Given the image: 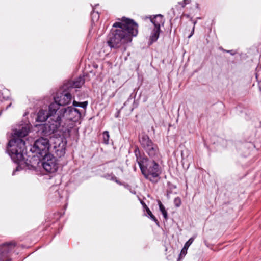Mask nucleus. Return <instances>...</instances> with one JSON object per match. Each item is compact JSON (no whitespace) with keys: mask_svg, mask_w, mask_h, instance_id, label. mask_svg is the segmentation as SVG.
Returning a JSON list of instances; mask_svg holds the SVG:
<instances>
[{"mask_svg":"<svg viewBox=\"0 0 261 261\" xmlns=\"http://www.w3.org/2000/svg\"><path fill=\"white\" fill-rule=\"evenodd\" d=\"M28 134V130L27 127L16 129L14 132L13 138L9 142L7 150L11 159L15 162H19L24 159L25 143L22 138L25 137Z\"/></svg>","mask_w":261,"mask_h":261,"instance_id":"7ed1b4c3","label":"nucleus"},{"mask_svg":"<svg viewBox=\"0 0 261 261\" xmlns=\"http://www.w3.org/2000/svg\"><path fill=\"white\" fill-rule=\"evenodd\" d=\"M44 156V161L42 163L43 168L47 172H55L58 168L56 159L50 155Z\"/></svg>","mask_w":261,"mask_h":261,"instance_id":"6e6552de","label":"nucleus"},{"mask_svg":"<svg viewBox=\"0 0 261 261\" xmlns=\"http://www.w3.org/2000/svg\"><path fill=\"white\" fill-rule=\"evenodd\" d=\"M187 249H188V248L184 246L181 251L180 255H185L187 254Z\"/></svg>","mask_w":261,"mask_h":261,"instance_id":"5701e85b","label":"nucleus"},{"mask_svg":"<svg viewBox=\"0 0 261 261\" xmlns=\"http://www.w3.org/2000/svg\"><path fill=\"white\" fill-rule=\"evenodd\" d=\"M146 212L148 216L150 217V219H151L153 221H154L155 222H158L157 219L154 217V216L152 214L151 212L149 210V208L148 207H146Z\"/></svg>","mask_w":261,"mask_h":261,"instance_id":"aec40b11","label":"nucleus"},{"mask_svg":"<svg viewBox=\"0 0 261 261\" xmlns=\"http://www.w3.org/2000/svg\"><path fill=\"white\" fill-rule=\"evenodd\" d=\"M31 150L42 156H45L50 150V140L40 138L37 140L31 148Z\"/></svg>","mask_w":261,"mask_h":261,"instance_id":"0eeeda50","label":"nucleus"},{"mask_svg":"<svg viewBox=\"0 0 261 261\" xmlns=\"http://www.w3.org/2000/svg\"><path fill=\"white\" fill-rule=\"evenodd\" d=\"M87 105H88L87 101L80 102H77V101L74 100L73 102V106L74 107H80L84 109H85L87 107Z\"/></svg>","mask_w":261,"mask_h":261,"instance_id":"dca6fc26","label":"nucleus"},{"mask_svg":"<svg viewBox=\"0 0 261 261\" xmlns=\"http://www.w3.org/2000/svg\"><path fill=\"white\" fill-rule=\"evenodd\" d=\"M107 43L113 48H119L122 45L130 42L132 37L138 34V24L132 19L122 18L120 22L113 25Z\"/></svg>","mask_w":261,"mask_h":261,"instance_id":"f257e3e1","label":"nucleus"},{"mask_svg":"<svg viewBox=\"0 0 261 261\" xmlns=\"http://www.w3.org/2000/svg\"><path fill=\"white\" fill-rule=\"evenodd\" d=\"M137 162L142 174L145 178L152 182H156L160 179L161 170L159 164L154 160H149L143 158L142 160L137 158Z\"/></svg>","mask_w":261,"mask_h":261,"instance_id":"20e7f679","label":"nucleus"},{"mask_svg":"<svg viewBox=\"0 0 261 261\" xmlns=\"http://www.w3.org/2000/svg\"><path fill=\"white\" fill-rule=\"evenodd\" d=\"M141 204L143 205V207L146 210V207L147 206L146 205V204L143 201H141Z\"/></svg>","mask_w":261,"mask_h":261,"instance_id":"b1692460","label":"nucleus"},{"mask_svg":"<svg viewBox=\"0 0 261 261\" xmlns=\"http://www.w3.org/2000/svg\"><path fill=\"white\" fill-rule=\"evenodd\" d=\"M141 146L146 152L154 144L147 135H142L140 139Z\"/></svg>","mask_w":261,"mask_h":261,"instance_id":"9b49d317","label":"nucleus"},{"mask_svg":"<svg viewBox=\"0 0 261 261\" xmlns=\"http://www.w3.org/2000/svg\"><path fill=\"white\" fill-rule=\"evenodd\" d=\"M87 105H88L87 101L80 102H77V101L74 100L73 102V106L74 107H80L84 109H85L87 107Z\"/></svg>","mask_w":261,"mask_h":261,"instance_id":"f3484780","label":"nucleus"},{"mask_svg":"<svg viewBox=\"0 0 261 261\" xmlns=\"http://www.w3.org/2000/svg\"><path fill=\"white\" fill-rule=\"evenodd\" d=\"M194 239L193 238H191L185 244L184 246L187 248L190 246V245L194 241Z\"/></svg>","mask_w":261,"mask_h":261,"instance_id":"412c9836","label":"nucleus"},{"mask_svg":"<svg viewBox=\"0 0 261 261\" xmlns=\"http://www.w3.org/2000/svg\"><path fill=\"white\" fill-rule=\"evenodd\" d=\"M160 32V29L156 28L153 29L150 36V44H152L158 40L159 37Z\"/></svg>","mask_w":261,"mask_h":261,"instance_id":"4468645a","label":"nucleus"},{"mask_svg":"<svg viewBox=\"0 0 261 261\" xmlns=\"http://www.w3.org/2000/svg\"><path fill=\"white\" fill-rule=\"evenodd\" d=\"M151 21L153 24L154 28L159 29H160L161 25L164 23L163 16L160 14L154 16L151 19Z\"/></svg>","mask_w":261,"mask_h":261,"instance_id":"ddd939ff","label":"nucleus"},{"mask_svg":"<svg viewBox=\"0 0 261 261\" xmlns=\"http://www.w3.org/2000/svg\"><path fill=\"white\" fill-rule=\"evenodd\" d=\"M15 246V243H9L0 246V261H7L8 253L11 252Z\"/></svg>","mask_w":261,"mask_h":261,"instance_id":"1a4fd4ad","label":"nucleus"},{"mask_svg":"<svg viewBox=\"0 0 261 261\" xmlns=\"http://www.w3.org/2000/svg\"><path fill=\"white\" fill-rule=\"evenodd\" d=\"M66 141L60 137H50V150L57 156L61 157L65 153Z\"/></svg>","mask_w":261,"mask_h":261,"instance_id":"423d86ee","label":"nucleus"},{"mask_svg":"<svg viewBox=\"0 0 261 261\" xmlns=\"http://www.w3.org/2000/svg\"><path fill=\"white\" fill-rule=\"evenodd\" d=\"M51 104L49 106V110L47 112L46 110H40L37 113V117L36 121L38 122H44L46 120L47 122L42 127V132L46 135H49L52 133H54L56 130H50V128L47 127L50 126L51 123V110H50Z\"/></svg>","mask_w":261,"mask_h":261,"instance_id":"39448f33","label":"nucleus"},{"mask_svg":"<svg viewBox=\"0 0 261 261\" xmlns=\"http://www.w3.org/2000/svg\"><path fill=\"white\" fill-rule=\"evenodd\" d=\"M50 110L51 123L48 126L50 130H57L61 126L63 119L76 122L81 117L79 110L72 107L59 109L56 103H51Z\"/></svg>","mask_w":261,"mask_h":261,"instance_id":"f03ea898","label":"nucleus"},{"mask_svg":"<svg viewBox=\"0 0 261 261\" xmlns=\"http://www.w3.org/2000/svg\"><path fill=\"white\" fill-rule=\"evenodd\" d=\"M146 153L153 160L159 159L160 158L159 150L158 146L154 144L150 148L148 149Z\"/></svg>","mask_w":261,"mask_h":261,"instance_id":"f8f14e48","label":"nucleus"},{"mask_svg":"<svg viewBox=\"0 0 261 261\" xmlns=\"http://www.w3.org/2000/svg\"><path fill=\"white\" fill-rule=\"evenodd\" d=\"M194 27H193V30H192V33H191V34L189 36V37H191V36L193 34V33H194Z\"/></svg>","mask_w":261,"mask_h":261,"instance_id":"393cba45","label":"nucleus"},{"mask_svg":"<svg viewBox=\"0 0 261 261\" xmlns=\"http://www.w3.org/2000/svg\"><path fill=\"white\" fill-rule=\"evenodd\" d=\"M72 96L70 93H61L60 96L55 97V102L60 106H64L68 104L71 100Z\"/></svg>","mask_w":261,"mask_h":261,"instance_id":"9d476101","label":"nucleus"},{"mask_svg":"<svg viewBox=\"0 0 261 261\" xmlns=\"http://www.w3.org/2000/svg\"><path fill=\"white\" fill-rule=\"evenodd\" d=\"M84 82L85 80L84 79V77L79 76L72 82V84L71 86L73 88H80L84 84Z\"/></svg>","mask_w":261,"mask_h":261,"instance_id":"2eb2a0df","label":"nucleus"},{"mask_svg":"<svg viewBox=\"0 0 261 261\" xmlns=\"http://www.w3.org/2000/svg\"><path fill=\"white\" fill-rule=\"evenodd\" d=\"M174 204L177 207H179L181 204V200L179 198L177 197L174 199Z\"/></svg>","mask_w":261,"mask_h":261,"instance_id":"4be33fe9","label":"nucleus"},{"mask_svg":"<svg viewBox=\"0 0 261 261\" xmlns=\"http://www.w3.org/2000/svg\"><path fill=\"white\" fill-rule=\"evenodd\" d=\"M158 204L159 205L160 210L161 212H162L164 217L165 219H167V213L165 210V207L164 206V205L162 204V203H161V202L160 201H158Z\"/></svg>","mask_w":261,"mask_h":261,"instance_id":"a211bd4d","label":"nucleus"},{"mask_svg":"<svg viewBox=\"0 0 261 261\" xmlns=\"http://www.w3.org/2000/svg\"><path fill=\"white\" fill-rule=\"evenodd\" d=\"M102 136H103V141H104L105 143H106V144H109V138H110L109 132L107 130L105 131L103 133Z\"/></svg>","mask_w":261,"mask_h":261,"instance_id":"6ab92c4d","label":"nucleus"}]
</instances>
